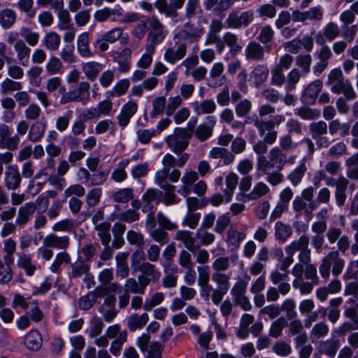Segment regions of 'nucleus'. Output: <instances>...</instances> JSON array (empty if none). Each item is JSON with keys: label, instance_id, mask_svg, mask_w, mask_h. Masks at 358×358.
<instances>
[{"label": "nucleus", "instance_id": "1", "mask_svg": "<svg viewBox=\"0 0 358 358\" xmlns=\"http://www.w3.org/2000/svg\"><path fill=\"white\" fill-rule=\"evenodd\" d=\"M188 158L189 155L187 153L181 155L178 160L172 155L169 153L166 154L162 160L163 168L155 173V180H157L158 174L162 172L165 173L164 180L169 179L172 182H177L180 178L181 173L178 169H173L172 171H170V169L176 166L182 167L187 162Z\"/></svg>", "mask_w": 358, "mask_h": 358}, {"label": "nucleus", "instance_id": "2", "mask_svg": "<svg viewBox=\"0 0 358 358\" xmlns=\"http://www.w3.org/2000/svg\"><path fill=\"white\" fill-rule=\"evenodd\" d=\"M192 132V129L176 128L173 133L165 138V141L171 150L180 155L187 148Z\"/></svg>", "mask_w": 358, "mask_h": 358}, {"label": "nucleus", "instance_id": "3", "mask_svg": "<svg viewBox=\"0 0 358 358\" xmlns=\"http://www.w3.org/2000/svg\"><path fill=\"white\" fill-rule=\"evenodd\" d=\"M331 265L334 275L338 276L342 273L345 261L340 257L338 251H331L322 258L319 267L322 278L327 279L329 277Z\"/></svg>", "mask_w": 358, "mask_h": 358}, {"label": "nucleus", "instance_id": "4", "mask_svg": "<svg viewBox=\"0 0 358 358\" xmlns=\"http://www.w3.org/2000/svg\"><path fill=\"white\" fill-rule=\"evenodd\" d=\"M138 281L134 278H129L126 280L124 285V292L118 296V306L120 309L126 308L130 301L129 293L135 294H143L148 282L146 280L143 281L138 278Z\"/></svg>", "mask_w": 358, "mask_h": 358}, {"label": "nucleus", "instance_id": "5", "mask_svg": "<svg viewBox=\"0 0 358 358\" xmlns=\"http://www.w3.org/2000/svg\"><path fill=\"white\" fill-rule=\"evenodd\" d=\"M148 22L150 30L147 35L145 44L157 48V46L165 40L167 30L156 16H152Z\"/></svg>", "mask_w": 358, "mask_h": 358}, {"label": "nucleus", "instance_id": "6", "mask_svg": "<svg viewBox=\"0 0 358 358\" xmlns=\"http://www.w3.org/2000/svg\"><path fill=\"white\" fill-rule=\"evenodd\" d=\"M230 275L225 273L213 272L212 274V280L217 286L214 291V294L211 296L212 302L215 305H219L224 296L228 292L230 288Z\"/></svg>", "mask_w": 358, "mask_h": 358}, {"label": "nucleus", "instance_id": "7", "mask_svg": "<svg viewBox=\"0 0 358 358\" xmlns=\"http://www.w3.org/2000/svg\"><path fill=\"white\" fill-rule=\"evenodd\" d=\"M268 158L269 160L264 155L259 156L257 159V165L260 164V166H262L266 162L268 167L282 171L287 162V155L278 147H274L271 149Z\"/></svg>", "mask_w": 358, "mask_h": 358}, {"label": "nucleus", "instance_id": "8", "mask_svg": "<svg viewBox=\"0 0 358 358\" xmlns=\"http://www.w3.org/2000/svg\"><path fill=\"white\" fill-rule=\"evenodd\" d=\"M205 29L200 25L186 23L182 29L173 35V40L186 41L189 43L197 42L203 35Z\"/></svg>", "mask_w": 358, "mask_h": 358}, {"label": "nucleus", "instance_id": "9", "mask_svg": "<svg viewBox=\"0 0 358 358\" xmlns=\"http://www.w3.org/2000/svg\"><path fill=\"white\" fill-rule=\"evenodd\" d=\"M173 41L174 43L166 48L164 53V59L170 64H175L182 59L187 54V44L178 40Z\"/></svg>", "mask_w": 358, "mask_h": 358}, {"label": "nucleus", "instance_id": "10", "mask_svg": "<svg viewBox=\"0 0 358 358\" xmlns=\"http://www.w3.org/2000/svg\"><path fill=\"white\" fill-rule=\"evenodd\" d=\"M246 289V283L243 280H240L234 285L231 294L235 305L240 306L245 311H249L252 309V305L245 295Z\"/></svg>", "mask_w": 358, "mask_h": 358}, {"label": "nucleus", "instance_id": "11", "mask_svg": "<svg viewBox=\"0 0 358 358\" xmlns=\"http://www.w3.org/2000/svg\"><path fill=\"white\" fill-rule=\"evenodd\" d=\"M253 20L254 13L252 10H247L241 13L234 10L228 15L226 24L228 28L240 29L242 27L248 26Z\"/></svg>", "mask_w": 358, "mask_h": 358}, {"label": "nucleus", "instance_id": "12", "mask_svg": "<svg viewBox=\"0 0 358 358\" xmlns=\"http://www.w3.org/2000/svg\"><path fill=\"white\" fill-rule=\"evenodd\" d=\"M157 180H155L156 184L162 189L165 193L162 198V201L166 206L173 205L178 203L179 199L175 193L176 187L164 180L165 173L162 172L158 174Z\"/></svg>", "mask_w": 358, "mask_h": 358}, {"label": "nucleus", "instance_id": "13", "mask_svg": "<svg viewBox=\"0 0 358 358\" xmlns=\"http://www.w3.org/2000/svg\"><path fill=\"white\" fill-rule=\"evenodd\" d=\"M22 182V176L16 165H9L3 172V184L8 190L18 189Z\"/></svg>", "mask_w": 358, "mask_h": 358}, {"label": "nucleus", "instance_id": "14", "mask_svg": "<svg viewBox=\"0 0 358 358\" xmlns=\"http://www.w3.org/2000/svg\"><path fill=\"white\" fill-rule=\"evenodd\" d=\"M210 124L206 123L199 124L195 129H194V125L196 121L192 124L190 129H192V135L194 134L195 138L201 143L207 141L209 138L213 136L214 127L216 121L213 117H208Z\"/></svg>", "mask_w": 358, "mask_h": 358}, {"label": "nucleus", "instance_id": "15", "mask_svg": "<svg viewBox=\"0 0 358 358\" xmlns=\"http://www.w3.org/2000/svg\"><path fill=\"white\" fill-rule=\"evenodd\" d=\"M138 103L134 100L129 101L120 110L117 117L120 127L124 128L128 125L131 118L135 115L138 110Z\"/></svg>", "mask_w": 358, "mask_h": 358}, {"label": "nucleus", "instance_id": "16", "mask_svg": "<svg viewBox=\"0 0 358 358\" xmlns=\"http://www.w3.org/2000/svg\"><path fill=\"white\" fill-rule=\"evenodd\" d=\"M138 270L141 272V274L138 275V279H141L143 281L146 280L148 285L152 282H157L161 277L160 271L156 268L155 265L148 262L142 263Z\"/></svg>", "mask_w": 358, "mask_h": 358}, {"label": "nucleus", "instance_id": "17", "mask_svg": "<svg viewBox=\"0 0 358 358\" xmlns=\"http://www.w3.org/2000/svg\"><path fill=\"white\" fill-rule=\"evenodd\" d=\"M347 81L348 80L344 78L342 71L336 68L329 72L326 84L330 87L333 93L338 94L339 90Z\"/></svg>", "mask_w": 358, "mask_h": 358}, {"label": "nucleus", "instance_id": "18", "mask_svg": "<svg viewBox=\"0 0 358 358\" xmlns=\"http://www.w3.org/2000/svg\"><path fill=\"white\" fill-rule=\"evenodd\" d=\"M224 71V66L222 62H216L212 66L209 71V87H217L223 85L226 79Z\"/></svg>", "mask_w": 358, "mask_h": 358}, {"label": "nucleus", "instance_id": "19", "mask_svg": "<svg viewBox=\"0 0 358 358\" xmlns=\"http://www.w3.org/2000/svg\"><path fill=\"white\" fill-rule=\"evenodd\" d=\"M36 210V205L33 202L26 203L22 206L17 211L15 219L16 224L20 227H24L29 222L31 217L35 213Z\"/></svg>", "mask_w": 358, "mask_h": 358}, {"label": "nucleus", "instance_id": "20", "mask_svg": "<svg viewBox=\"0 0 358 358\" xmlns=\"http://www.w3.org/2000/svg\"><path fill=\"white\" fill-rule=\"evenodd\" d=\"M269 69L265 64L256 65L250 74V81L255 87H259L264 83L268 77Z\"/></svg>", "mask_w": 358, "mask_h": 358}, {"label": "nucleus", "instance_id": "21", "mask_svg": "<svg viewBox=\"0 0 358 358\" xmlns=\"http://www.w3.org/2000/svg\"><path fill=\"white\" fill-rule=\"evenodd\" d=\"M43 243L46 248L66 250L70 245V241L66 236H59L55 234H50L43 238Z\"/></svg>", "mask_w": 358, "mask_h": 358}, {"label": "nucleus", "instance_id": "22", "mask_svg": "<svg viewBox=\"0 0 358 358\" xmlns=\"http://www.w3.org/2000/svg\"><path fill=\"white\" fill-rule=\"evenodd\" d=\"M245 57L248 61H262L265 57L264 48L256 41H251L245 48Z\"/></svg>", "mask_w": 358, "mask_h": 358}, {"label": "nucleus", "instance_id": "23", "mask_svg": "<svg viewBox=\"0 0 358 358\" xmlns=\"http://www.w3.org/2000/svg\"><path fill=\"white\" fill-rule=\"evenodd\" d=\"M199 175L195 171L185 172L181 178L182 185L178 192L183 196H187L192 192L194 182L198 180Z\"/></svg>", "mask_w": 358, "mask_h": 358}, {"label": "nucleus", "instance_id": "24", "mask_svg": "<svg viewBox=\"0 0 358 358\" xmlns=\"http://www.w3.org/2000/svg\"><path fill=\"white\" fill-rule=\"evenodd\" d=\"M348 184L349 180L343 176L339 177L334 183L336 187L334 196L338 206H343L345 203L347 199L346 190Z\"/></svg>", "mask_w": 358, "mask_h": 358}, {"label": "nucleus", "instance_id": "25", "mask_svg": "<svg viewBox=\"0 0 358 358\" xmlns=\"http://www.w3.org/2000/svg\"><path fill=\"white\" fill-rule=\"evenodd\" d=\"M14 50L16 52L19 64L27 66L30 62L31 49L22 40H18L14 43Z\"/></svg>", "mask_w": 358, "mask_h": 358}, {"label": "nucleus", "instance_id": "26", "mask_svg": "<svg viewBox=\"0 0 358 358\" xmlns=\"http://www.w3.org/2000/svg\"><path fill=\"white\" fill-rule=\"evenodd\" d=\"M339 347L340 342L338 340L329 339L320 342L317 347V352L320 355H324L330 358H334Z\"/></svg>", "mask_w": 358, "mask_h": 358}, {"label": "nucleus", "instance_id": "27", "mask_svg": "<svg viewBox=\"0 0 358 358\" xmlns=\"http://www.w3.org/2000/svg\"><path fill=\"white\" fill-rule=\"evenodd\" d=\"M257 171L266 176V180L273 186H277L283 180V176L280 173L281 171H271L273 168L268 167L267 163H264L262 166L257 165Z\"/></svg>", "mask_w": 358, "mask_h": 358}, {"label": "nucleus", "instance_id": "28", "mask_svg": "<svg viewBox=\"0 0 358 358\" xmlns=\"http://www.w3.org/2000/svg\"><path fill=\"white\" fill-rule=\"evenodd\" d=\"M47 128L46 122L37 120L32 123L29 127L28 139L31 143L38 142L44 136Z\"/></svg>", "mask_w": 358, "mask_h": 358}, {"label": "nucleus", "instance_id": "29", "mask_svg": "<svg viewBox=\"0 0 358 358\" xmlns=\"http://www.w3.org/2000/svg\"><path fill=\"white\" fill-rule=\"evenodd\" d=\"M129 254L119 252L115 256L116 275L121 279H125L129 276V267L127 262Z\"/></svg>", "mask_w": 358, "mask_h": 358}, {"label": "nucleus", "instance_id": "30", "mask_svg": "<svg viewBox=\"0 0 358 358\" xmlns=\"http://www.w3.org/2000/svg\"><path fill=\"white\" fill-rule=\"evenodd\" d=\"M85 78L90 81H94L103 69V65L95 61L83 63L81 66Z\"/></svg>", "mask_w": 358, "mask_h": 358}, {"label": "nucleus", "instance_id": "31", "mask_svg": "<svg viewBox=\"0 0 358 358\" xmlns=\"http://www.w3.org/2000/svg\"><path fill=\"white\" fill-rule=\"evenodd\" d=\"M42 337L38 331L32 329L24 337L23 344L31 351H38L42 345Z\"/></svg>", "mask_w": 358, "mask_h": 358}, {"label": "nucleus", "instance_id": "32", "mask_svg": "<svg viewBox=\"0 0 358 358\" xmlns=\"http://www.w3.org/2000/svg\"><path fill=\"white\" fill-rule=\"evenodd\" d=\"M322 86L323 84L320 80H315L309 83L304 91L303 101L308 103H314L321 92Z\"/></svg>", "mask_w": 358, "mask_h": 358}, {"label": "nucleus", "instance_id": "33", "mask_svg": "<svg viewBox=\"0 0 358 358\" xmlns=\"http://www.w3.org/2000/svg\"><path fill=\"white\" fill-rule=\"evenodd\" d=\"M149 320V315L146 313L141 315L133 313L127 319V326L131 331L143 328Z\"/></svg>", "mask_w": 358, "mask_h": 358}, {"label": "nucleus", "instance_id": "34", "mask_svg": "<svg viewBox=\"0 0 358 358\" xmlns=\"http://www.w3.org/2000/svg\"><path fill=\"white\" fill-rule=\"evenodd\" d=\"M175 238L181 241L184 246L190 252H194L197 246L195 244V239L192 236V233L187 230H180L176 233Z\"/></svg>", "mask_w": 358, "mask_h": 358}, {"label": "nucleus", "instance_id": "35", "mask_svg": "<svg viewBox=\"0 0 358 358\" xmlns=\"http://www.w3.org/2000/svg\"><path fill=\"white\" fill-rule=\"evenodd\" d=\"M194 111L197 115L210 114L215 111L217 106L213 99H205L201 102H194L192 103Z\"/></svg>", "mask_w": 358, "mask_h": 358}, {"label": "nucleus", "instance_id": "36", "mask_svg": "<svg viewBox=\"0 0 358 358\" xmlns=\"http://www.w3.org/2000/svg\"><path fill=\"white\" fill-rule=\"evenodd\" d=\"M310 239L306 235L301 236L298 240L292 241L285 248L287 255H294L296 251L301 252L309 246Z\"/></svg>", "mask_w": 358, "mask_h": 358}, {"label": "nucleus", "instance_id": "37", "mask_svg": "<svg viewBox=\"0 0 358 358\" xmlns=\"http://www.w3.org/2000/svg\"><path fill=\"white\" fill-rule=\"evenodd\" d=\"M292 228L290 225L278 221L275 224V236L280 243H285L292 235Z\"/></svg>", "mask_w": 358, "mask_h": 358}, {"label": "nucleus", "instance_id": "38", "mask_svg": "<svg viewBox=\"0 0 358 358\" xmlns=\"http://www.w3.org/2000/svg\"><path fill=\"white\" fill-rule=\"evenodd\" d=\"M17 19L15 12L11 8H3L0 10V25L6 29L12 27Z\"/></svg>", "mask_w": 358, "mask_h": 358}, {"label": "nucleus", "instance_id": "39", "mask_svg": "<svg viewBox=\"0 0 358 358\" xmlns=\"http://www.w3.org/2000/svg\"><path fill=\"white\" fill-rule=\"evenodd\" d=\"M90 84L87 81H83L71 92L77 102H86L90 99Z\"/></svg>", "mask_w": 358, "mask_h": 358}, {"label": "nucleus", "instance_id": "40", "mask_svg": "<svg viewBox=\"0 0 358 358\" xmlns=\"http://www.w3.org/2000/svg\"><path fill=\"white\" fill-rule=\"evenodd\" d=\"M129 164V159H122L111 173V179L116 182H122L127 178L126 168Z\"/></svg>", "mask_w": 358, "mask_h": 358}, {"label": "nucleus", "instance_id": "41", "mask_svg": "<svg viewBox=\"0 0 358 358\" xmlns=\"http://www.w3.org/2000/svg\"><path fill=\"white\" fill-rule=\"evenodd\" d=\"M238 258L236 255H232L230 257H219L216 258L213 264L212 268L214 272L224 273L230 267V260L236 262Z\"/></svg>", "mask_w": 358, "mask_h": 358}, {"label": "nucleus", "instance_id": "42", "mask_svg": "<svg viewBox=\"0 0 358 358\" xmlns=\"http://www.w3.org/2000/svg\"><path fill=\"white\" fill-rule=\"evenodd\" d=\"M350 125L349 123H342L339 120H331L329 123V131L331 136L339 132V135L344 137L349 134Z\"/></svg>", "mask_w": 358, "mask_h": 358}, {"label": "nucleus", "instance_id": "43", "mask_svg": "<svg viewBox=\"0 0 358 358\" xmlns=\"http://www.w3.org/2000/svg\"><path fill=\"white\" fill-rule=\"evenodd\" d=\"M17 266L24 270L28 276H32L36 271V266L33 264L31 257L27 254H21L17 262Z\"/></svg>", "mask_w": 358, "mask_h": 358}, {"label": "nucleus", "instance_id": "44", "mask_svg": "<svg viewBox=\"0 0 358 358\" xmlns=\"http://www.w3.org/2000/svg\"><path fill=\"white\" fill-rule=\"evenodd\" d=\"M89 34L87 32L82 33L78 37V51L83 57H92V52L89 48Z\"/></svg>", "mask_w": 358, "mask_h": 358}, {"label": "nucleus", "instance_id": "45", "mask_svg": "<svg viewBox=\"0 0 358 358\" xmlns=\"http://www.w3.org/2000/svg\"><path fill=\"white\" fill-rule=\"evenodd\" d=\"M156 49V48L145 44V52L137 62V66L142 69L149 68L152 62Z\"/></svg>", "mask_w": 358, "mask_h": 358}, {"label": "nucleus", "instance_id": "46", "mask_svg": "<svg viewBox=\"0 0 358 358\" xmlns=\"http://www.w3.org/2000/svg\"><path fill=\"white\" fill-rule=\"evenodd\" d=\"M20 35L24 39L25 43H27L31 47L37 45L39 41L40 35L38 32L33 31L31 28L22 27L20 31Z\"/></svg>", "mask_w": 358, "mask_h": 358}, {"label": "nucleus", "instance_id": "47", "mask_svg": "<svg viewBox=\"0 0 358 358\" xmlns=\"http://www.w3.org/2000/svg\"><path fill=\"white\" fill-rule=\"evenodd\" d=\"M270 192L268 186L263 182H257L252 190L246 195V198L250 201H256L266 195Z\"/></svg>", "mask_w": 358, "mask_h": 358}, {"label": "nucleus", "instance_id": "48", "mask_svg": "<svg viewBox=\"0 0 358 358\" xmlns=\"http://www.w3.org/2000/svg\"><path fill=\"white\" fill-rule=\"evenodd\" d=\"M134 197V192L132 188H122L115 192L112 194L113 200L118 203H126L132 200Z\"/></svg>", "mask_w": 358, "mask_h": 358}, {"label": "nucleus", "instance_id": "49", "mask_svg": "<svg viewBox=\"0 0 358 358\" xmlns=\"http://www.w3.org/2000/svg\"><path fill=\"white\" fill-rule=\"evenodd\" d=\"M301 73L297 68H294L288 72L285 84V88L287 91L295 90L296 85L300 81Z\"/></svg>", "mask_w": 358, "mask_h": 358}, {"label": "nucleus", "instance_id": "50", "mask_svg": "<svg viewBox=\"0 0 358 358\" xmlns=\"http://www.w3.org/2000/svg\"><path fill=\"white\" fill-rule=\"evenodd\" d=\"M166 99L165 96L155 97L152 102V109L150 112V117L152 119L163 114L166 110Z\"/></svg>", "mask_w": 358, "mask_h": 358}, {"label": "nucleus", "instance_id": "51", "mask_svg": "<svg viewBox=\"0 0 358 358\" xmlns=\"http://www.w3.org/2000/svg\"><path fill=\"white\" fill-rule=\"evenodd\" d=\"M110 224L103 222L96 224L95 229L98 231V236L103 246H108L111 239L110 234Z\"/></svg>", "mask_w": 358, "mask_h": 358}, {"label": "nucleus", "instance_id": "52", "mask_svg": "<svg viewBox=\"0 0 358 358\" xmlns=\"http://www.w3.org/2000/svg\"><path fill=\"white\" fill-rule=\"evenodd\" d=\"M90 329L88 335L90 338H96L100 336L103 331L104 327L103 322L101 318L94 316L89 322Z\"/></svg>", "mask_w": 358, "mask_h": 358}, {"label": "nucleus", "instance_id": "53", "mask_svg": "<svg viewBox=\"0 0 358 358\" xmlns=\"http://www.w3.org/2000/svg\"><path fill=\"white\" fill-rule=\"evenodd\" d=\"M245 237V233L239 232L237 230L231 228L227 231L226 242L229 246H233L234 248H237Z\"/></svg>", "mask_w": 358, "mask_h": 358}, {"label": "nucleus", "instance_id": "54", "mask_svg": "<svg viewBox=\"0 0 358 358\" xmlns=\"http://www.w3.org/2000/svg\"><path fill=\"white\" fill-rule=\"evenodd\" d=\"M227 188L224 189L225 200L229 202L238 185V176L234 173H230L225 179Z\"/></svg>", "mask_w": 358, "mask_h": 358}, {"label": "nucleus", "instance_id": "55", "mask_svg": "<svg viewBox=\"0 0 358 358\" xmlns=\"http://www.w3.org/2000/svg\"><path fill=\"white\" fill-rule=\"evenodd\" d=\"M61 43L60 36L56 32H49L45 34L43 38L45 47L51 51L57 50Z\"/></svg>", "mask_w": 358, "mask_h": 358}, {"label": "nucleus", "instance_id": "56", "mask_svg": "<svg viewBox=\"0 0 358 358\" xmlns=\"http://www.w3.org/2000/svg\"><path fill=\"white\" fill-rule=\"evenodd\" d=\"M20 139L17 135L8 134L0 141V149L10 151L16 150L20 145Z\"/></svg>", "mask_w": 358, "mask_h": 358}, {"label": "nucleus", "instance_id": "57", "mask_svg": "<svg viewBox=\"0 0 358 358\" xmlns=\"http://www.w3.org/2000/svg\"><path fill=\"white\" fill-rule=\"evenodd\" d=\"M15 79L6 78L1 83V91L2 94H6L12 92H17L22 89V84Z\"/></svg>", "mask_w": 358, "mask_h": 358}, {"label": "nucleus", "instance_id": "58", "mask_svg": "<svg viewBox=\"0 0 358 358\" xmlns=\"http://www.w3.org/2000/svg\"><path fill=\"white\" fill-rule=\"evenodd\" d=\"M273 38L274 31L270 25H266L261 28L257 40L260 43L265 44L266 50L270 51L271 46H268L267 44L272 42Z\"/></svg>", "mask_w": 358, "mask_h": 358}, {"label": "nucleus", "instance_id": "59", "mask_svg": "<svg viewBox=\"0 0 358 358\" xmlns=\"http://www.w3.org/2000/svg\"><path fill=\"white\" fill-rule=\"evenodd\" d=\"M307 171L306 162L303 160L299 165L294 169L289 175L288 178L294 186H296L302 180L306 171Z\"/></svg>", "mask_w": 358, "mask_h": 358}, {"label": "nucleus", "instance_id": "60", "mask_svg": "<svg viewBox=\"0 0 358 358\" xmlns=\"http://www.w3.org/2000/svg\"><path fill=\"white\" fill-rule=\"evenodd\" d=\"M130 86V82L128 79L120 80L108 92L109 96L110 97H119L123 94H125Z\"/></svg>", "mask_w": 358, "mask_h": 358}, {"label": "nucleus", "instance_id": "61", "mask_svg": "<svg viewBox=\"0 0 358 358\" xmlns=\"http://www.w3.org/2000/svg\"><path fill=\"white\" fill-rule=\"evenodd\" d=\"M71 262V257L66 252H60L57 253L50 266L52 273H58L62 264H69Z\"/></svg>", "mask_w": 358, "mask_h": 358}, {"label": "nucleus", "instance_id": "62", "mask_svg": "<svg viewBox=\"0 0 358 358\" xmlns=\"http://www.w3.org/2000/svg\"><path fill=\"white\" fill-rule=\"evenodd\" d=\"M323 34L327 40L333 41L340 36L341 30L336 23L330 22L324 27Z\"/></svg>", "mask_w": 358, "mask_h": 358}, {"label": "nucleus", "instance_id": "63", "mask_svg": "<svg viewBox=\"0 0 358 358\" xmlns=\"http://www.w3.org/2000/svg\"><path fill=\"white\" fill-rule=\"evenodd\" d=\"M296 65L301 69L303 74H307L310 71V65L312 63V57L309 54L299 55L296 57Z\"/></svg>", "mask_w": 358, "mask_h": 358}, {"label": "nucleus", "instance_id": "64", "mask_svg": "<svg viewBox=\"0 0 358 358\" xmlns=\"http://www.w3.org/2000/svg\"><path fill=\"white\" fill-rule=\"evenodd\" d=\"M164 298L165 296L163 292H155L145 301L143 304V308L147 311H150L154 307L161 304L164 300Z\"/></svg>", "mask_w": 358, "mask_h": 358}]
</instances>
